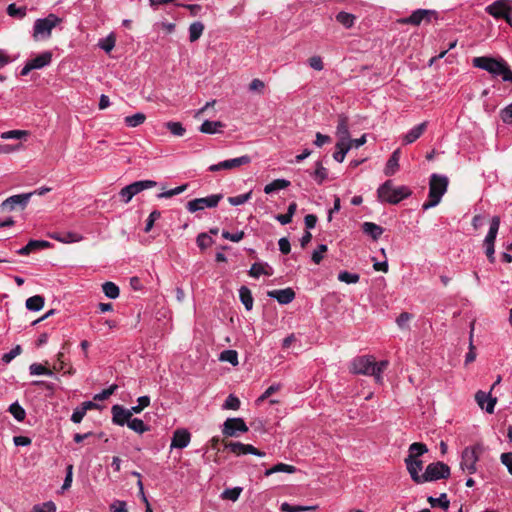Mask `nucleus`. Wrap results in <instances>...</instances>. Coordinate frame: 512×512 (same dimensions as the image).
Masks as SVG:
<instances>
[{"mask_svg": "<svg viewBox=\"0 0 512 512\" xmlns=\"http://www.w3.org/2000/svg\"><path fill=\"white\" fill-rule=\"evenodd\" d=\"M239 297H240V301L244 305L245 309L247 311L252 310L254 300H253V297H252V293H251V291H250V289L248 287H246V286H241L240 287V289H239Z\"/></svg>", "mask_w": 512, "mask_h": 512, "instance_id": "nucleus-29", "label": "nucleus"}, {"mask_svg": "<svg viewBox=\"0 0 512 512\" xmlns=\"http://www.w3.org/2000/svg\"><path fill=\"white\" fill-rule=\"evenodd\" d=\"M204 31V25L202 22H193L189 27V40L194 42L198 40Z\"/></svg>", "mask_w": 512, "mask_h": 512, "instance_id": "nucleus-39", "label": "nucleus"}, {"mask_svg": "<svg viewBox=\"0 0 512 512\" xmlns=\"http://www.w3.org/2000/svg\"><path fill=\"white\" fill-rule=\"evenodd\" d=\"M166 128L175 136H183L185 133V128L182 126L180 122H167Z\"/></svg>", "mask_w": 512, "mask_h": 512, "instance_id": "nucleus-54", "label": "nucleus"}, {"mask_svg": "<svg viewBox=\"0 0 512 512\" xmlns=\"http://www.w3.org/2000/svg\"><path fill=\"white\" fill-rule=\"evenodd\" d=\"M389 362L382 360L376 362L370 355L355 357L350 363V371L354 374L373 376L377 383L382 382V373L388 367Z\"/></svg>", "mask_w": 512, "mask_h": 512, "instance_id": "nucleus-1", "label": "nucleus"}, {"mask_svg": "<svg viewBox=\"0 0 512 512\" xmlns=\"http://www.w3.org/2000/svg\"><path fill=\"white\" fill-rule=\"evenodd\" d=\"M220 361L228 362L233 366H237L238 361V353L235 350H224L221 352L219 356Z\"/></svg>", "mask_w": 512, "mask_h": 512, "instance_id": "nucleus-42", "label": "nucleus"}, {"mask_svg": "<svg viewBox=\"0 0 512 512\" xmlns=\"http://www.w3.org/2000/svg\"><path fill=\"white\" fill-rule=\"evenodd\" d=\"M225 448L229 449L232 453L237 456L252 454L258 457H264L265 453L258 450L251 444H244L241 442H230L225 445Z\"/></svg>", "mask_w": 512, "mask_h": 512, "instance_id": "nucleus-15", "label": "nucleus"}, {"mask_svg": "<svg viewBox=\"0 0 512 512\" xmlns=\"http://www.w3.org/2000/svg\"><path fill=\"white\" fill-rule=\"evenodd\" d=\"M222 198V194H211L207 197L196 198L188 201L186 208L190 213H195L197 211L204 210L205 208H215L218 206Z\"/></svg>", "mask_w": 512, "mask_h": 512, "instance_id": "nucleus-9", "label": "nucleus"}, {"mask_svg": "<svg viewBox=\"0 0 512 512\" xmlns=\"http://www.w3.org/2000/svg\"><path fill=\"white\" fill-rule=\"evenodd\" d=\"M51 243L46 240H30L26 246L17 250L19 255H29L31 252L41 249L50 248Z\"/></svg>", "mask_w": 512, "mask_h": 512, "instance_id": "nucleus-22", "label": "nucleus"}, {"mask_svg": "<svg viewBox=\"0 0 512 512\" xmlns=\"http://www.w3.org/2000/svg\"><path fill=\"white\" fill-rule=\"evenodd\" d=\"M426 452H428V448L425 444L414 442L409 446V455L407 458L418 459V457L422 456Z\"/></svg>", "mask_w": 512, "mask_h": 512, "instance_id": "nucleus-34", "label": "nucleus"}, {"mask_svg": "<svg viewBox=\"0 0 512 512\" xmlns=\"http://www.w3.org/2000/svg\"><path fill=\"white\" fill-rule=\"evenodd\" d=\"M430 10L425 9H418L414 11L409 17L402 20V23L412 24V25H419L424 19H427V21H430Z\"/></svg>", "mask_w": 512, "mask_h": 512, "instance_id": "nucleus-26", "label": "nucleus"}, {"mask_svg": "<svg viewBox=\"0 0 512 512\" xmlns=\"http://www.w3.org/2000/svg\"><path fill=\"white\" fill-rule=\"evenodd\" d=\"M500 118L505 124H512V103L500 111Z\"/></svg>", "mask_w": 512, "mask_h": 512, "instance_id": "nucleus-61", "label": "nucleus"}, {"mask_svg": "<svg viewBox=\"0 0 512 512\" xmlns=\"http://www.w3.org/2000/svg\"><path fill=\"white\" fill-rule=\"evenodd\" d=\"M25 305L30 311H40L44 306V298L40 295L29 297Z\"/></svg>", "mask_w": 512, "mask_h": 512, "instance_id": "nucleus-38", "label": "nucleus"}, {"mask_svg": "<svg viewBox=\"0 0 512 512\" xmlns=\"http://www.w3.org/2000/svg\"><path fill=\"white\" fill-rule=\"evenodd\" d=\"M483 452L481 444L467 446L461 453L460 468L464 473L474 474L477 472V463Z\"/></svg>", "mask_w": 512, "mask_h": 512, "instance_id": "nucleus-5", "label": "nucleus"}, {"mask_svg": "<svg viewBox=\"0 0 512 512\" xmlns=\"http://www.w3.org/2000/svg\"><path fill=\"white\" fill-rule=\"evenodd\" d=\"M8 411L13 415V417L18 422H22L26 417V412H25L24 408L18 402L12 403L9 406Z\"/></svg>", "mask_w": 512, "mask_h": 512, "instance_id": "nucleus-43", "label": "nucleus"}, {"mask_svg": "<svg viewBox=\"0 0 512 512\" xmlns=\"http://www.w3.org/2000/svg\"><path fill=\"white\" fill-rule=\"evenodd\" d=\"M355 16L351 13H347V12H339L337 15H336V20L342 24L345 28H350L354 25V21H355Z\"/></svg>", "mask_w": 512, "mask_h": 512, "instance_id": "nucleus-44", "label": "nucleus"}, {"mask_svg": "<svg viewBox=\"0 0 512 512\" xmlns=\"http://www.w3.org/2000/svg\"><path fill=\"white\" fill-rule=\"evenodd\" d=\"M29 371L31 375H47L53 376V371L45 368L43 365L38 363H33L29 366Z\"/></svg>", "mask_w": 512, "mask_h": 512, "instance_id": "nucleus-48", "label": "nucleus"}, {"mask_svg": "<svg viewBox=\"0 0 512 512\" xmlns=\"http://www.w3.org/2000/svg\"><path fill=\"white\" fill-rule=\"evenodd\" d=\"M336 135L338 142H344L350 144V133L348 128V118L344 115H340L338 118V124L336 128Z\"/></svg>", "mask_w": 512, "mask_h": 512, "instance_id": "nucleus-21", "label": "nucleus"}, {"mask_svg": "<svg viewBox=\"0 0 512 512\" xmlns=\"http://www.w3.org/2000/svg\"><path fill=\"white\" fill-rule=\"evenodd\" d=\"M241 492H242L241 487L225 489L221 494V498L231 500V501H236V500H238Z\"/></svg>", "mask_w": 512, "mask_h": 512, "instance_id": "nucleus-50", "label": "nucleus"}, {"mask_svg": "<svg viewBox=\"0 0 512 512\" xmlns=\"http://www.w3.org/2000/svg\"><path fill=\"white\" fill-rule=\"evenodd\" d=\"M500 226V218L498 216H494L491 219L489 231L484 239V247H485V253L490 260V262H494L495 257V249H494V243L498 234Z\"/></svg>", "mask_w": 512, "mask_h": 512, "instance_id": "nucleus-11", "label": "nucleus"}, {"mask_svg": "<svg viewBox=\"0 0 512 512\" xmlns=\"http://www.w3.org/2000/svg\"><path fill=\"white\" fill-rule=\"evenodd\" d=\"M187 187H188L187 184H183V185L175 187L173 189L161 192L157 195V198H159V199L171 198L173 196L183 193L187 189Z\"/></svg>", "mask_w": 512, "mask_h": 512, "instance_id": "nucleus-49", "label": "nucleus"}, {"mask_svg": "<svg viewBox=\"0 0 512 512\" xmlns=\"http://www.w3.org/2000/svg\"><path fill=\"white\" fill-rule=\"evenodd\" d=\"M500 459L502 464L506 466L508 472L512 475V452L502 453Z\"/></svg>", "mask_w": 512, "mask_h": 512, "instance_id": "nucleus-63", "label": "nucleus"}, {"mask_svg": "<svg viewBox=\"0 0 512 512\" xmlns=\"http://www.w3.org/2000/svg\"><path fill=\"white\" fill-rule=\"evenodd\" d=\"M316 506H301V505H290L287 502L281 504V511L283 512H302L315 510Z\"/></svg>", "mask_w": 512, "mask_h": 512, "instance_id": "nucleus-46", "label": "nucleus"}, {"mask_svg": "<svg viewBox=\"0 0 512 512\" xmlns=\"http://www.w3.org/2000/svg\"><path fill=\"white\" fill-rule=\"evenodd\" d=\"M362 231L370 236L373 240H378L384 233V228L373 222H364L362 224Z\"/></svg>", "mask_w": 512, "mask_h": 512, "instance_id": "nucleus-27", "label": "nucleus"}, {"mask_svg": "<svg viewBox=\"0 0 512 512\" xmlns=\"http://www.w3.org/2000/svg\"><path fill=\"white\" fill-rule=\"evenodd\" d=\"M160 217H161L160 211H158V210L152 211L146 220L144 232H146V233L150 232L151 229L153 228L155 221L158 220Z\"/></svg>", "mask_w": 512, "mask_h": 512, "instance_id": "nucleus-57", "label": "nucleus"}, {"mask_svg": "<svg viewBox=\"0 0 512 512\" xmlns=\"http://www.w3.org/2000/svg\"><path fill=\"white\" fill-rule=\"evenodd\" d=\"M61 21V18L52 13L45 18L37 19L33 26V38L35 40L48 39L51 36L52 29Z\"/></svg>", "mask_w": 512, "mask_h": 512, "instance_id": "nucleus-6", "label": "nucleus"}, {"mask_svg": "<svg viewBox=\"0 0 512 512\" xmlns=\"http://www.w3.org/2000/svg\"><path fill=\"white\" fill-rule=\"evenodd\" d=\"M312 177L317 182V184H322L328 177V171L325 167L322 166L320 162L316 163L315 171L312 174Z\"/></svg>", "mask_w": 512, "mask_h": 512, "instance_id": "nucleus-45", "label": "nucleus"}, {"mask_svg": "<svg viewBox=\"0 0 512 512\" xmlns=\"http://www.w3.org/2000/svg\"><path fill=\"white\" fill-rule=\"evenodd\" d=\"M475 400L481 409H485L487 413H493L496 398L491 397L490 393L484 391H478L475 395Z\"/></svg>", "mask_w": 512, "mask_h": 512, "instance_id": "nucleus-19", "label": "nucleus"}, {"mask_svg": "<svg viewBox=\"0 0 512 512\" xmlns=\"http://www.w3.org/2000/svg\"><path fill=\"white\" fill-rule=\"evenodd\" d=\"M400 157H401V151H400V149H396L392 153V155L390 156V158L388 159V161L386 163V166L384 169V173L386 176H392L398 171Z\"/></svg>", "mask_w": 512, "mask_h": 512, "instance_id": "nucleus-25", "label": "nucleus"}, {"mask_svg": "<svg viewBox=\"0 0 512 512\" xmlns=\"http://www.w3.org/2000/svg\"><path fill=\"white\" fill-rule=\"evenodd\" d=\"M335 148L336 151L333 153V159L339 163H342L346 154L351 149V145L349 143L337 142Z\"/></svg>", "mask_w": 512, "mask_h": 512, "instance_id": "nucleus-32", "label": "nucleus"}, {"mask_svg": "<svg viewBox=\"0 0 512 512\" xmlns=\"http://www.w3.org/2000/svg\"><path fill=\"white\" fill-rule=\"evenodd\" d=\"M427 501L431 505V507H441L444 510H447L449 508L450 501L447 497L446 493L440 494L439 497L435 498L432 496H429Z\"/></svg>", "mask_w": 512, "mask_h": 512, "instance_id": "nucleus-36", "label": "nucleus"}, {"mask_svg": "<svg viewBox=\"0 0 512 512\" xmlns=\"http://www.w3.org/2000/svg\"><path fill=\"white\" fill-rule=\"evenodd\" d=\"M191 435L186 429H177L173 433L172 441H171V449L178 448L183 449L186 448L190 443Z\"/></svg>", "mask_w": 512, "mask_h": 512, "instance_id": "nucleus-18", "label": "nucleus"}, {"mask_svg": "<svg viewBox=\"0 0 512 512\" xmlns=\"http://www.w3.org/2000/svg\"><path fill=\"white\" fill-rule=\"evenodd\" d=\"M290 185V181L286 179H276L271 183L265 185L264 192L266 194H271L275 191L282 190L287 188Z\"/></svg>", "mask_w": 512, "mask_h": 512, "instance_id": "nucleus-35", "label": "nucleus"}, {"mask_svg": "<svg viewBox=\"0 0 512 512\" xmlns=\"http://www.w3.org/2000/svg\"><path fill=\"white\" fill-rule=\"evenodd\" d=\"M327 245L320 244L317 249H315L312 253V261L315 264H319L323 259V254L327 251Z\"/></svg>", "mask_w": 512, "mask_h": 512, "instance_id": "nucleus-59", "label": "nucleus"}, {"mask_svg": "<svg viewBox=\"0 0 512 512\" xmlns=\"http://www.w3.org/2000/svg\"><path fill=\"white\" fill-rule=\"evenodd\" d=\"M49 237L61 243H75L82 240L79 233L70 231L49 233Z\"/></svg>", "mask_w": 512, "mask_h": 512, "instance_id": "nucleus-23", "label": "nucleus"}, {"mask_svg": "<svg viewBox=\"0 0 512 512\" xmlns=\"http://www.w3.org/2000/svg\"><path fill=\"white\" fill-rule=\"evenodd\" d=\"M377 194L379 201L394 205L409 197L411 191L407 186H394L391 180H387L378 188Z\"/></svg>", "mask_w": 512, "mask_h": 512, "instance_id": "nucleus-4", "label": "nucleus"}, {"mask_svg": "<svg viewBox=\"0 0 512 512\" xmlns=\"http://www.w3.org/2000/svg\"><path fill=\"white\" fill-rule=\"evenodd\" d=\"M99 46L105 52L109 53L115 46V39L112 36H108L107 38L100 40Z\"/></svg>", "mask_w": 512, "mask_h": 512, "instance_id": "nucleus-62", "label": "nucleus"}, {"mask_svg": "<svg viewBox=\"0 0 512 512\" xmlns=\"http://www.w3.org/2000/svg\"><path fill=\"white\" fill-rule=\"evenodd\" d=\"M111 413H112V422L118 426L127 425L131 418L129 415L128 409L124 408L123 406H121L119 404L112 406Z\"/></svg>", "mask_w": 512, "mask_h": 512, "instance_id": "nucleus-17", "label": "nucleus"}, {"mask_svg": "<svg viewBox=\"0 0 512 512\" xmlns=\"http://www.w3.org/2000/svg\"><path fill=\"white\" fill-rule=\"evenodd\" d=\"M118 386L116 384H112L107 389L102 390L100 393L94 395V400L103 401L109 398L116 390Z\"/></svg>", "mask_w": 512, "mask_h": 512, "instance_id": "nucleus-56", "label": "nucleus"}, {"mask_svg": "<svg viewBox=\"0 0 512 512\" xmlns=\"http://www.w3.org/2000/svg\"><path fill=\"white\" fill-rule=\"evenodd\" d=\"M359 279V274L350 273L348 271H341L338 274V280L347 284H355L359 281Z\"/></svg>", "mask_w": 512, "mask_h": 512, "instance_id": "nucleus-47", "label": "nucleus"}, {"mask_svg": "<svg viewBox=\"0 0 512 512\" xmlns=\"http://www.w3.org/2000/svg\"><path fill=\"white\" fill-rule=\"evenodd\" d=\"M157 185V182L154 180H140L135 181L125 187H123L120 192L119 196L121 197L122 201L127 204L129 203L132 198L139 194L140 192L153 188Z\"/></svg>", "mask_w": 512, "mask_h": 512, "instance_id": "nucleus-8", "label": "nucleus"}, {"mask_svg": "<svg viewBox=\"0 0 512 512\" xmlns=\"http://www.w3.org/2000/svg\"><path fill=\"white\" fill-rule=\"evenodd\" d=\"M102 290L105 296L110 299H116L120 294L119 287L115 283L109 281L102 285Z\"/></svg>", "mask_w": 512, "mask_h": 512, "instance_id": "nucleus-40", "label": "nucleus"}, {"mask_svg": "<svg viewBox=\"0 0 512 512\" xmlns=\"http://www.w3.org/2000/svg\"><path fill=\"white\" fill-rule=\"evenodd\" d=\"M22 352V348L20 345H16L13 349H11L8 353H5L2 356V361L5 364L10 363L16 356L20 355Z\"/></svg>", "mask_w": 512, "mask_h": 512, "instance_id": "nucleus-60", "label": "nucleus"}, {"mask_svg": "<svg viewBox=\"0 0 512 512\" xmlns=\"http://www.w3.org/2000/svg\"><path fill=\"white\" fill-rule=\"evenodd\" d=\"M33 193H23L8 197L2 202L1 208L3 211L11 212L16 208L24 209L31 198Z\"/></svg>", "mask_w": 512, "mask_h": 512, "instance_id": "nucleus-12", "label": "nucleus"}, {"mask_svg": "<svg viewBox=\"0 0 512 512\" xmlns=\"http://www.w3.org/2000/svg\"><path fill=\"white\" fill-rule=\"evenodd\" d=\"M474 67L482 69L490 73L492 76H501L505 82H512V71L507 62L502 59H496L488 56L475 57L472 60Z\"/></svg>", "mask_w": 512, "mask_h": 512, "instance_id": "nucleus-2", "label": "nucleus"}, {"mask_svg": "<svg viewBox=\"0 0 512 512\" xmlns=\"http://www.w3.org/2000/svg\"><path fill=\"white\" fill-rule=\"evenodd\" d=\"M52 61V53L49 51H45L35 58L29 60L30 64L34 69H41L45 66H48Z\"/></svg>", "mask_w": 512, "mask_h": 512, "instance_id": "nucleus-28", "label": "nucleus"}, {"mask_svg": "<svg viewBox=\"0 0 512 512\" xmlns=\"http://www.w3.org/2000/svg\"><path fill=\"white\" fill-rule=\"evenodd\" d=\"M28 135V132L25 130H10L1 133V138L8 140V139H22L25 138Z\"/></svg>", "mask_w": 512, "mask_h": 512, "instance_id": "nucleus-51", "label": "nucleus"}, {"mask_svg": "<svg viewBox=\"0 0 512 512\" xmlns=\"http://www.w3.org/2000/svg\"><path fill=\"white\" fill-rule=\"evenodd\" d=\"M248 427L242 418H228L222 428V433L228 437H235L238 433H245Z\"/></svg>", "mask_w": 512, "mask_h": 512, "instance_id": "nucleus-13", "label": "nucleus"}, {"mask_svg": "<svg viewBox=\"0 0 512 512\" xmlns=\"http://www.w3.org/2000/svg\"><path fill=\"white\" fill-rule=\"evenodd\" d=\"M146 120V115L142 112L135 113L131 116L124 118V123L127 127L135 128L142 125Z\"/></svg>", "mask_w": 512, "mask_h": 512, "instance_id": "nucleus-33", "label": "nucleus"}, {"mask_svg": "<svg viewBox=\"0 0 512 512\" xmlns=\"http://www.w3.org/2000/svg\"><path fill=\"white\" fill-rule=\"evenodd\" d=\"M251 196H252V192L250 191L245 194L229 197L228 202L233 206H239V205L246 203L248 200H250Z\"/></svg>", "mask_w": 512, "mask_h": 512, "instance_id": "nucleus-52", "label": "nucleus"}, {"mask_svg": "<svg viewBox=\"0 0 512 512\" xmlns=\"http://www.w3.org/2000/svg\"><path fill=\"white\" fill-rule=\"evenodd\" d=\"M426 128H427L426 121L414 126L403 136V143L406 145L412 144L413 142H415L417 139H419L421 137V135L424 133Z\"/></svg>", "mask_w": 512, "mask_h": 512, "instance_id": "nucleus-24", "label": "nucleus"}, {"mask_svg": "<svg viewBox=\"0 0 512 512\" xmlns=\"http://www.w3.org/2000/svg\"><path fill=\"white\" fill-rule=\"evenodd\" d=\"M251 162V158L248 155H243L237 158L228 159L221 161L217 164H212L209 166V171L216 172L220 170H231L242 165L249 164Z\"/></svg>", "mask_w": 512, "mask_h": 512, "instance_id": "nucleus-14", "label": "nucleus"}, {"mask_svg": "<svg viewBox=\"0 0 512 512\" xmlns=\"http://www.w3.org/2000/svg\"><path fill=\"white\" fill-rule=\"evenodd\" d=\"M223 409H229V410H238L240 407V400L238 397L234 396L233 394H230L224 404Z\"/></svg>", "mask_w": 512, "mask_h": 512, "instance_id": "nucleus-55", "label": "nucleus"}, {"mask_svg": "<svg viewBox=\"0 0 512 512\" xmlns=\"http://www.w3.org/2000/svg\"><path fill=\"white\" fill-rule=\"evenodd\" d=\"M450 467L443 462L430 463L424 472V483L447 479L450 476Z\"/></svg>", "mask_w": 512, "mask_h": 512, "instance_id": "nucleus-10", "label": "nucleus"}, {"mask_svg": "<svg viewBox=\"0 0 512 512\" xmlns=\"http://www.w3.org/2000/svg\"><path fill=\"white\" fill-rule=\"evenodd\" d=\"M485 11L496 19H504L512 25V2L509 0H497L485 8Z\"/></svg>", "mask_w": 512, "mask_h": 512, "instance_id": "nucleus-7", "label": "nucleus"}, {"mask_svg": "<svg viewBox=\"0 0 512 512\" xmlns=\"http://www.w3.org/2000/svg\"><path fill=\"white\" fill-rule=\"evenodd\" d=\"M32 512H56V505L52 501L34 505Z\"/></svg>", "mask_w": 512, "mask_h": 512, "instance_id": "nucleus-53", "label": "nucleus"}, {"mask_svg": "<svg viewBox=\"0 0 512 512\" xmlns=\"http://www.w3.org/2000/svg\"><path fill=\"white\" fill-rule=\"evenodd\" d=\"M223 127L224 124L220 121L205 120L200 126V131L206 134H215Z\"/></svg>", "mask_w": 512, "mask_h": 512, "instance_id": "nucleus-31", "label": "nucleus"}, {"mask_svg": "<svg viewBox=\"0 0 512 512\" xmlns=\"http://www.w3.org/2000/svg\"><path fill=\"white\" fill-rule=\"evenodd\" d=\"M7 13L12 17L22 18L26 15V10L23 7H18L15 3H12L7 8Z\"/></svg>", "mask_w": 512, "mask_h": 512, "instance_id": "nucleus-58", "label": "nucleus"}, {"mask_svg": "<svg viewBox=\"0 0 512 512\" xmlns=\"http://www.w3.org/2000/svg\"><path fill=\"white\" fill-rule=\"evenodd\" d=\"M405 464L412 480L417 484L424 483V473L420 474L423 468V462L419 459L406 458Z\"/></svg>", "mask_w": 512, "mask_h": 512, "instance_id": "nucleus-16", "label": "nucleus"}, {"mask_svg": "<svg viewBox=\"0 0 512 512\" xmlns=\"http://www.w3.org/2000/svg\"><path fill=\"white\" fill-rule=\"evenodd\" d=\"M111 512H128L126 502L121 500H115L110 505Z\"/></svg>", "mask_w": 512, "mask_h": 512, "instance_id": "nucleus-64", "label": "nucleus"}, {"mask_svg": "<svg viewBox=\"0 0 512 512\" xmlns=\"http://www.w3.org/2000/svg\"><path fill=\"white\" fill-rule=\"evenodd\" d=\"M448 187V178L440 174H432L429 181V194L428 201L422 205L423 210H428L437 206L443 195L446 193Z\"/></svg>", "mask_w": 512, "mask_h": 512, "instance_id": "nucleus-3", "label": "nucleus"}, {"mask_svg": "<svg viewBox=\"0 0 512 512\" xmlns=\"http://www.w3.org/2000/svg\"><path fill=\"white\" fill-rule=\"evenodd\" d=\"M127 426L135 431L136 433L143 434L149 430V426H147L141 419L139 418H130Z\"/></svg>", "mask_w": 512, "mask_h": 512, "instance_id": "nucleus-41", "label": "nucleus"}, {"mask_svg": "<svg viewBox=\"0 0 512 512\" xmlns=\"http://www.w3.org/2000/svg\"><path fill=\"white\" fill-rule=\"evenodd\" d=\"M278 472L292 474V473L296 472V467L292 466V465L285 464V463H278V464L274 465L272 468L267 469L264 474H265V476H270V475H272L274 473H278Z\"/></svg>", "mask_w": 512, "mask_h": 512, "instance_id": "nucleus-37", "label": "nucleus"}, {"mask_svg": "<svg viewBox=\"0 0 512 512\" xmlns=\"http://www.w3.org/2000/svg\"><path fill=\"white\" fill-rule=\"evenodd\" d=\"M272 275V269L268 266L267 263H254L250 270L249 275L254 278H258L260 275Z\"/></svg>", "mask_w": 512, "mask_h": 512, "instance_id": "nucleus-30", "label": "nucleus"}, {"mask_svg": "<svg viewBox=\"0 0 512 512\" xmlns=\"http://www.w3.org/2000/svg\"><path fill=\"white\" fill-rule=\"evenodd\" d=\"M267 296L276 299L280 304H289L295 298V292L291 288L271 290Z\"/></svg>", "mask_w": 512, "mask_h": 512, "instance_id": "nucleus-20", "label": "nucleus"}]
</instances>
